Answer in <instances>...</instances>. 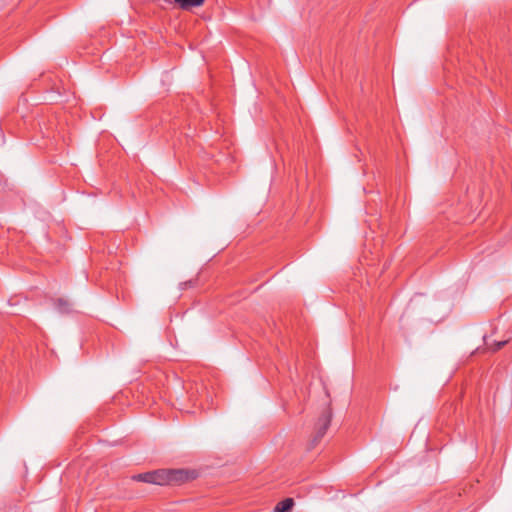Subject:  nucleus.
<instances>
[{
	"instance_id": "obj_1",
	"label": "nucleus",
	"mask_w": 512,
	"mask_h": 512,
	"mask_svg": "<svg viewBox=\"0 0 512 512\" xmlns=\"http://www.w3.org/2000/svg\"><path fill=\"white\" fill-rule=\"evenodd\" d=\"M133 479L156 485H175L185 482L188 472L183 469H159L135 475Z\"/></svg>"
},
{
	"instance_id": "obj_2",
	"label": "nucleus",
	"mask_w": 512,
	"mask_h": 512,
	"mask_svg": "<svg viewBox=\"0 0 512 512\" xmlns=\"http://www.w3.org/2000/svg\"><path fill=\"white\" fill-rule=\"evenodd\" d=\"M332 419V411L329 406L325 407L314 424V433L311 440V448L315 447L325 435Z\"/></svg>"
},
{
	"instance_id": "obj_3",
	"label": "nucleus",
	"mask_w": 512,
	"mask_h": 512,
	"mask_svg": "<svg viewBox=\"0 0 512 512\" xmlns=\"http://www.w3.org/2000/svg\"><path fill=\"white\" fill-rule=\"evenodd\" d=\"M166 3H171L170 0H164ZM177 6L182 10H191L200 7L204 4L205 0H173Z\"/></svg>"
},
{
	"instance_id": "obj_4",
	"label": "nucleus",
	"mask_w": 512,
	"mask_h": 512,
	"mask_svg": "<svg viewBox=\"0 0 512 512\" xmlns=\"http://www.w3.org/2000/svg\"><path fill=\"white\" fill-rule=\"evenodd\" d=\"M294 506V500L292 498H286L280 501L274 508L275 512H290Z\"/></svg>"
},
{
	"instance_id": "obj_5",
	"label": "nucleus",
	"mask_w": 512,
	"mask_h": 512,
	"mask_svg": "<svg viewBox=\"0 0 512 512\" xmlns=\"http://www.w3.org/2000/svg\"><path fill=\"white\" fill-rule=\"evenodd\" d=\"M71 304L64 299H58L57 300V308L61 313H68L71 311L70 309Z\"/></svg>"
},
{
	"instance_id": "obj_6",
	"label": "nucleus",
	"mask_w": 512,
	"mask_h": 512,
	"mask_svg": "<svg viewBox=\"0 0 512 512\" xmlns=\"http://www.w3.org/2000/svg\"><path fill=\"white\" fill-rule=\"evenodd\" d=\"M508 342H509V340H504V341H498V342H495V343L490 347V349H491L493 352H496V351L500 350L502 347H504Z\"/></svg>"
}]
</instances>
